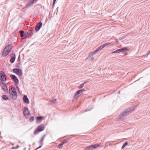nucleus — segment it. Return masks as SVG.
<instances>
[{
    "label": "nucleus",
    "instance_id": "5",
    "mask_svg": "<svg viewBox=\"0 0 150 150\" xmlns=\"http://www.w3.org/2000/svg\"><path fill=\"white\" fill-rule=\"evenodd\" d=\"M13 71L19 76H21L23 74L22 70L19 68H14L13 69Z\"/></svg>",
    "mask_w": 150,
    "mask_h": 150
},
{
    "label": "nucleus",
    "instance_id": "48",
    "mask_svg": "<svg viewBox=\"0 0 150 150\" xmlns=\"http://www.w3.org/2000/svg\"><path fill=\"white\" fill-rule=\"evenodd\" d=\"M120 91H119V93H120Z\"/></svg>",
    "mask_w": 150,
    "mask_h": 150
},
{
    "label": "nucleus",
    "instance_id": "31",
    "mask_svg": "<svg viewBox=\"0 0 150 150\" xmlns=\"http://www.w3.org/2000/svg\"><path fill=\"white\" fill-rule=\"evenodd\" d=\"M84 84L83 83L81 84L79 86V88H82L84 86Z\"/></svg>",
    "mask_w": 150,
    "mask_h": 150
},
{
    "label": "nucleus",
    "instance_id": "23",
    "mask_svg": "<svg viewBox=\"0 0 150 150\" xmlns=\"http://www.w3.org/2000/svg\"><path fill=\"white\" fill-rule=\"evenodd\" d=\"M2 98L5 100H8V98L6 95H3L2 96Z\"/></svg>",
    "mask_w": 150,
    "mask_h": 150
},
{
    "label": "nucleus",
    "instance_id": "39",
    "mask_svg": "<svg viewBox=\"0 0 150 150\" xmlns=\"http://www.w3.org/2000/svg\"><path fill=\"white\" fill-rule=\"evenodd\" d=\"M67 142H68V141L67 140H65L63 141V142L64 144Z\"/></svg>",
    "mask_w": 150,
    "mask_h": 150
},
{
    "label": "nucleus",
    "instance_id": "27",
    "mask_svg": "<svg viewBox=\"0 0 150 150\" xmlns=\"http://www.w3.org/2000/svg\"><path fill=\"white\" fill-rule=\"evenodd\" d=\"M128 144V143L127 142H125L122 146L121 148L123 149Z\"/></svg>",
    "mask_w": 150,
    "mask_h": 150
},
{
    "label": "nucleus",
    "instance_id": "40",
    "mask_svg": "<svg viewBox=\"0 0 150 150\" xmlns=\"http://www.w3.org/2000/svg\"><path fill=\"white\" fill-rule=\"evenodd\" d=\"M81 91L82 92H83L86 91V90H85L84 89H81Z\"/></svg>",
    "mask_w": 150,
    "mask_h": 150
},
{
    "label": "nucleus",
    "instance_id": "28",
    "mask_svg": "<svg viewBox=\"0 0 150 150\" xmlns=\"http://www.w3.org/2000/svg\"><path fill=\"white\" fill-rule=\"evenodd\" d=\"M120 51H119V49H117V50H115L112 52V54H115L117 53H120Z\"/></svg>",
    "mask_w": 150,
    "mask_h": 150
},
{
    "label": "nucleus",
    "instance_id": "42",
    "mask_svg": "<svg viewBox=\"0 0 150 150\" xmlns=\"http://www.w3.org/2000/svg\"><path fill=\"white\" fill-rule=\"evenodd\" d=\"M88 81H86L84 82L83 83L84 84H85L86 83H88Z\"/></svg>",
    "mask_w": 150,
    "mask_h": 150
},
{
    "label": "nucleus",
    "instance_id": "8",
    "mask_svg": "<svg viewBox=\"0 0 150 150\" xmlns=\"http://www.w3.org/2000/svg\"><path fill=\"white\" fill-rule=\"evenodd\" d=\"M11 78L13 80L16 84H18L19 83V80L17 77L14 75L11 74L10 76Z\"/></svg>",
    "mask_w": 150,
    "mask_h": 150
},
{
    "label": "nucleus",
    "instance_id": "43",
    "mask_svg": "<svg viewBox=\"0 0 150 150\" xmlns=\"http://www.w3.org/2000/svg\"><path fill=\"white\" fill-rule=\"evenodd\" d=\"M16 88L17 90H19V88L18 87V86H17V87H16Z\"/></svg>",
    "mask_w": 150,
    "mask_h": 150
},
{
    "label": "nucleus",
    "instance_id": "38",
    "mask_svg": "<svg viewBox=\"0 0 150 150\" xmlns=\"http://www.w3.org/2000/svg\"><path fill=\"white\" fill-rule=\"evenodd\" d=\"M78 91V92H79L80 94H81L82 92L81 91V89L79 90Z\"/></svg>",
    "mask_w": 150,
    "mask_h": 150
},
{
    "label": "nucleus",
    "instance_id": "18",
    "mask_svg": "<svg viewBox=\"0 0 150 150\" xmlns=\"http://www.w3.org/2000/svg\"><path fill=\"white\" fill-rule=\"evenodd\" d=\"M18 33L21 35V39H24V37L25 34V33H24V31L22 30H20L19 31Z\"/></svg>",
    "mask_w": 150,
    "mask_h": 150
},
{
    "label": "nucleus",
    "instance_id": "2",
    "mask_svg": "<svg viewBox=\"0 0 150 150\" xmlns=\"http://www.w3.org/2000/svg\"><path fill=\"white\" fill-rule=\"evenodd\" d=\"M45 129V126L43 124H41L39 125L35 129L34 131V134L37 135L40 132L43 131Z\"/></svg>",
    "mask_w": 150,
    "mask_h": 150
},
{
    "label": "nucleus",
    "instance_id": "30",
    "mask_svg": "<svg viewBox=\"0 0 150 150\" xmlns=\"http://www.w3.org/2000/svg\"><path fill=\"white\" fill-rule=\"evenodd\" d=\"M20 63L19 62L17 63L16 65V67L19 69L20 68Z\"/></svg>",
    "mask_w": 150,
    "mask_h": 150
},
{
    "label": "nucleus",
    "instance_id": "34",
    "mask_svg": "<svg viewBox=\"0 0 150 150\" xmlns=\"http://www.w3.org/2000/svg\"><path fill=\"white\" fill-rule=\"evenodd\" d=\"M63 145L62 143H61L58 145V148H60Z\"/></svg>",
    "mask_w": 150,
    "mask_h": 150
},
{
    "label": "nucleus",
    "instance_id": "20",
    "mask_svg": "<svg viewBox=\"0 0 150 150\" xmlns=\"http://www.w3.org/2000/svg\"><path fill=\"white\" fill-rule=\"evenodd\" d=\"M34 31V29H32L28 31L27 33V34L29 35V37H31L32 36Z\"/></svg>",
    "mask_w": 150,
    "mask_h": 150
},
{
    "label": "nucleus",
    "instance_id": "13",
    "mask_svg": "<svg viewBox=\"0 0 150 150\" xmlns=\"http://www.w3.org/2000/svg\"><path fill=\"white\" fill-rule=\"evenodd\" d=\"M99 51V50L98 49V48H97L96 49V50L95 51H94V52H91L89 54V55L88 56V58H89V57H92L93 55L97 53V52H98Z\"/></svg>",
    "mask_w": 150,
    "mask_h": 150
},
{
    "label": "nucleus",
    "instance_id": "14",
    "mask_svg": "<svg viewBox=\"0 0 150 150\" xmlns=\"http://www.w3.org/2000/svg\"><path fill=\"white\" fill-rule=\"evenodd\" d=\"M11 58L10 59V61L11 63H13L16 59V55L15 54H12L11 55Z\"/></svg>",
    "mask_w": 150,
    "mask_h": 150
},
{
    "label": "nucleus",
    "instance_id": "16",
    "mask_svg": "<svg viewBox=\"0 0 150 150\" xmlns=\"http://www.w3.org/2000/svg\"><path fill=\"white\" fill-rule=\"evenodd\" d=\"M23 99L24 102L29 104V100L26 95H24L23 98Z\"/></svg>",
    "mask_w": 150,
    "mask_h": 150
},
{
    "label": "nucleus",
    "instance_id": "17",
    "mask_svg": "<svg viewBox=\"0 0 150 150\" xmlns=\"http://www.w3.org/2000/svg\"><path fill=\"white\" fill-rule=\"evenodd\" d=\"M90 145L91 148H92V150H93L100 146V144H94L91 145Z\"/></svg>",
    "mask_w": 150,
    "mask_h": 150
},
{
    "label": "nucleus",
    "instance_id": "22",
    "mask_svg": "<svg viewBox=\"0 0 150 150\" xmlns=\"http://www.w3.org/2000/svg\"><path fill=\"white\" fill-rule=\"evenodd\" d=\"M79 96H78L77 94H76V93L74 95L73 98V99L72 100L73 101H74V100H76L79 97Z\"/></svg>",
    "mask_w": 150,
    "mask_h": 150
},
{
    "label": "nucleus",
    "instance_id": "11",
    "mask_svg": "<svg viewBox=\"0 0 150 150\" xmlns=\"http://www.w3.org/2000/svg\"><path fill=\"white\" fill-rule=\"evenodd\" d=\"M111 44L110 43H105L103 45L100 46V47H98V48L99 50V51L101 50L103 48H104L106 46H108L109 47L110 46V45Z\"/></svg>",
    "mask_w": 150,
    "mask_h": 150
},
{
    "label": "nucleus",
    "instance_id": "6",
    "mask_svg": "<svg viewBox=\"0 0 150 150\" xmlns=\"http://www.w3.org/2000/svg\"><path fill=\"white\" fill-rule=\"evenodd\" d=\"M0 85L1 86L2 88L6 92L8 91L7 86L6 83L2 82L0 81Z\"/></svg>",
    "mask_w": 150,
    "mask_h": 150
},
{
    "label": "nucleus",
    "instance_id": "15",
    "mask_svg": "<svg viewBox=\"0 0 150 150\" xmlns=\"http://www.w3.org/2000/svg\"><path fill=\"white\" fill-rule=\"evenodd\" d=\"M10 51L6 50H5L4 48L2 53V55L4 57H6L9 53Z\"/></svg>",
    "mask_w": 150,
    "mask_h": 150
},
{
    "label": "nucleus",
    "instance_id": "45",
    "mask_svg": "<svg viewBox=\"0 0 150 150\" xmlns=\"http://www.w3.org/2000/svg\"><path fill=\"white\" fill-rule=\"evenodd\" d=\"M94 58H92V60H93V59H94Z\"/></svg>",
    "mask_w": 150,
    "mask_h": 150
},
{
    "label": "nucleus",
    "instance_id": "37",
    "mask_svg": "<svg viewBox=\"0 0 150 150\" xmlns=\"http://www.w3.org/2000/svg\"><path fill=\"white\" fill-rule=\"evenodd\" d=\"M76 94H77L78 96H79V95L81 94L79 92H78V91H77L76 92Z\"/></svg>",
    "mask_w": 150,
    "mask_h": 150
},
{
    "label": "nucleus",
    "instance_id": "9",
    "mask_svg": "<svg viewBox=\"0 0 150 150\" xmlns=\"http://www.w3.org/2000/svg\"><path fill=\"white\" fill-rule=\"evenodd\" d=\"M42 25V23L41 22H40L36 24L35 28V29L36 32H38L40 28H41Z\"/></svg>",
    "mask_w": 150,
    "mask_h": 150
},
{
    "label": "nucleus",
    "instance_id": "47",
    "mask_svg": "<svg viewBox=\"0 0 150 150\" xmlns=\"http://www.w3.org/2000/svg\"><path fill=\"white\" fill-rule=\"evenodd\" d=\"M125 54V55H126V54Z\"/></svg>",
    "mask_w": 150,
    "mask_h": 150
},
{
    "label": "nucleus",
    "instance_id": "33",
    "mask_svg": "<svg viewBox=\"0 0 150 150\" xmlns=\"http://www.w3.org/2000/svg\"><path fill=\"white\" fill-rule=\"evenodd\" d=\"M19 147V146L18 145H17L16 147H12L11 149H16L18 148Z\"/></svg>",
    "mask_w": 150,
    "mask_h": 150
},
{
    "label": "nucleus",
    "instance_id": "3",
    "mask_svg": "<svg viewBox=\"0 0 150 150\" xmlns=\"http://www.w3.org/2000/svg\"><path fill=\"white\" fill-rule=\"evenodd\" d=\"M12 89V90L11 92H10V95L13 100H15L16 99L17 96V93L15 88H13ZM9 91L10 92V90H9Z\"/></svg>",
    "mask_w": 150,
    "mask_h": 150
},
{
    "label": "nucleus",
    "instance_id": "41",
    "mask_svg": "<svg viewBox=\"0 0 150 150\" xmlns=\"http://www.w3.org/2000/svg\"><path fill=\"white\" fill-rule=\"evenodd\" d=\"M150 53V50L149 51V52L146 54V55L148 56V55Z\"/></svg>",
    "mask_w": 150,
    "mask_h": 150
},
{
    "label": "nucleus",
    "instance_id": "7",
    "mask_svg": "<svg viewBox=\"0 0 150 150\" xmlns=\"http://www.w3.org/2000/svg\"><path fill=\"white\" fill-rule=\"evenodd\" d=\"M23 114L24 116L26 118L28 117V115L30 114V112L27 107H25L24 108Z\"/></svg>",
    "mask_w": 150,
    "mask_h": 150
},
{
    "label": "nucleus",
    "instance_id": "19",
    "mask_svg": "<svg viewBox=\"0 0 150 150\" xmlns=\"http://www.w3.org/2000/svg\"><path fill=\"white\" fill-rule=\"evenodd\" d=\"M129 49L127 48V47H125L120 49H119V51L120 52H124L127 51H128Z\"/></svg>",
    "mask_w": 150,
    "mask_h": 150
},
{
    "label": "nucleus",
    "instance_id": "46",
    "mask_svg": "<svg viewBox=\"0 0 150 150\" xmlns=\"http://www.w3.org/2000/svg\"><path fill=\"white\" fill-rule=\"evenodd\" d=\"M35 144V143L34 142L33 144V145H34Z\"/></svg>",
    "mask_w": 150,
    "mask_h": 150
},
{
    "label": "nucleus",
    "instance_id": "21",
    "mask_svg": "<svg viewBox=\"0 0 150 150\" xmlns=\"http://www.w3.org/2000/svg\"><path fill=\"white\" fill-rule=\"evenodd\" d=\"M11 45H8L6 46L4 48L5 50H9L10 51L12 48L11 46Z\"/></svg>",
    "mask_w": 150,
    "mask_h": 150
},
{
    "label": "nucleus",
    "instance_id": "1",
    "mask_svg": "<svg viewBox=\"0 0 150 150\" xmlns=\"http://www.w3.org/2000/svg\"><path fill=\"white\" fill-rule=\"evenodd\" d=\"M137 106L134 107H131L125 110L122 112L121 114L119 115L120 119H122L123 117L128 115L129 113L132 112L134 111L135 110V108Z\"/></svg>",
    "mask_w": 150,
    "mask_h": 150
},
{
    "label": "nucleus",
    "instance_id": "36",
    "mask_svg": "<svg viewBox=\"0 0 150 150\" xmlns=\"http://www.w3.org/2000/svg\"><path fill=\"white\" fill-rule=\"evenodd\" d=\"M21 60V58H20V54L19 55V56L18 57V59H17V61L19 62Z\"/></svg>",
    "mask_w": 150,
    "mask_h": 150
},
{
    "label": "nucleus",
    "instance_id": "32",
    "mask_svg": "<svg viewBox=\"0 0 150 150\" xmlns=\"http://www.w3.org/2000/svg\"><path fill=\"white\" fill-rule=\"evenodd\" d=\"M29 35L27 34V33H25L24 39H26L28 37H29Z\"/></svg>",
    "mask_w": 150,
    "mask_h": 150
},
{
    "label": "nucleus",
    "instance_id": "26",
    "mask_svg": "<svg viewBox=\"0 0 150 150\" xmlns=\"http://www.w3.org/2000/svg\"><path fill=\"white\" fill-rule=\"evenodd\" d=\"M46 134H44L43 137H42L41 138V139L40 140V142H39L40 143H41L43 141V140H44V139L45 138V137L46 136Z\"/></svg>",
    "mask_w": 150,
    "mask_h": 150
},
{
    "label": "nucleus",
    "instance_id": "24",
    "mask_svg": "<svg viewBox=\"0 0 150 150\" xmlns=\"http://www.w3.org/2000/svg\"><path fill=\"white\" fill-rule=\"evenodd\" d=\"M84 150H92V149L90 145H89L85 147Z\"/></svg>",
    "mask_w": 150,
    "mask_h": 150
},
{
    "label": "nucleus",
    "instance_id": "4",
    "mask_svg": "<svg viewBox=\"0 0 150 150\" xmlns=\"http://www.w3.org/2000/svg\"><path fill=\"white\" fill-rule=\"evenodd\" d=\"M0 79L2 81H6L7 80V76L3 71H0Z\"/></svg>",
    "mask_w": 150,
    "mask_h": 150
},
{
    "label": "nucleus",
    "instance_id": "12",
    "mask_svg": "<svg viewBox=\"0 0 150 150\" xmlns=\"http://www.w3.org/2000/svg\"><path fill=\"white\" fill-rule=\"evenodd\" d=\"M38 0H30L28 2L26 5L29 7L36 3Z\"/></svg>",
    "mask_w": 150,
    "mask_h": 150
},
{
    "label": "nucleus",
    "instance_id": "10",
    "mask_svg": "<svg viewBox=\"0 0 150 150\" xmlns=\"http://www.w3.org/2000/svg\"><path fill=\"white\" fill-rule=\"evenodd\" d=\"M44 118V117L42 116H38L36 118V123L37 124H39L40 123L42 120Z\"/></svg>",
    "mask_w": 150,
    "mask_h": 150
},
{
    "label": "nucleus",
    "instance_id": "29",
    "mask_svg": "<svg viewBox=\"0 0 150 150\" xmlns=\"http://www.w3.org/2000/svg\"><path fill=\"white\" fill-rule=\"evenodd\" d=\"M35 117L34 116H31L29 119L30 121L31 122H32L34 120Z\"/></svg>",
    "mask_w": 150,
    "mask_h": 150
},
{
    "label": "nucleus",
    "instance_id": "25",
    "mask_svg": "<svg viewBox=\"0 0 150 150\" xmlns=\"http://www.w3.org/2000/svg\"><path fill=\"white\" fill-rule=\"evenodd\" d=\"M56 101V99H54L52 100H50V104H52L55 103V102Z\"/></svg>",
    "mask_w": 150,
    "mask_h": 150
},
{
    "label": "nucleus",
    "instance_id": "35",
    "mask_svg": "<svg viewBox=\"0 0 150 150\" xmlns=\"http://www.w3.org/2000/svg\"><path fill=\"white\" fill-rule=\"evenodd\" d=\"M56 0H53V4H52V7H53L54 6V4L55 3Z\"/></svg>",
    "mask_w": 150,
    "mask_h": 150
},
{
    "label": "nucleus",
    "instance_id": "44",
    "mask_svg": "<svg viewBox=\"0 0 150 150\" xmlns=\"http://www.w3.org/2000/svg\"><path fill=\"white\" fill-rule=\"evenodd\" d=\"M62 143V144L63 145L64 144V142H61Z\"/></svg>",
    "mask_w": 150,
    "mask_h": 150
}]
</instances>
